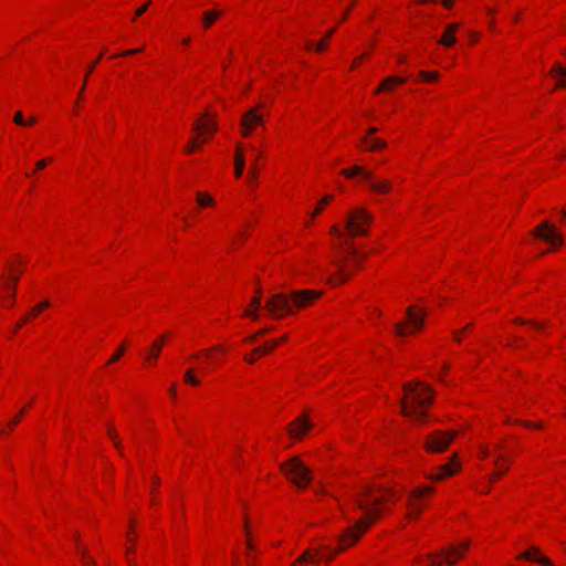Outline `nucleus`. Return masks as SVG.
I'll use <instances>...</instances> for the list:
<instances>
[{"label": "nucleus", "mask_w": 566, "mask_h": 566, "mask_svg": "<svg viewBox=\"0 0 566 566\" xmlns=\"http://www.w3.org/2000/svg\"><path fill=\"white\" fill-rule=\"evenodd\" d=\"M394 497L395 493L392 491H387L386 495L384 496H374L370 490H365L361 494H359L355 502L357 507L364 511L365 516L358 520L355 525L348 527L339 537L342 547L336 553L355 544L361 534L380 517L377 506L380 505L384 501Z\"/></svg>", "instance_id": "nucleus-1"}, {"label": "nucleus", "mask_w": 566, "mask_h": 566, "mask_svg": "<svg viewBox=\"0 0 566 566\" xmlns=\"http://www.w3.org/2000/svg\"><path fill=\"white\" fill-rule=\"evenodd\" d=\"M405 396L400 400L401 415L416 422H422L427 417L426 409L432 403V390L422 381L403 384Z\"/></svg>", "instance_id": "nucleus-2"}, {"label": "nucleus", "mask_w": 566, "mask_h": 566, "mask_svg": "<svg viewBox=\"0 0 566 566\" xmlns=\"http://www.w3.org/2000/svg\"><path fill=\"white\" fill-rule=\"evenodd\" d=\"M322 292L314 290L291 291L289 293L272 294L265 301V310L274 318H281L294 313V308H304L314 300L318 298Z\"/></svg>", "instance_id": "nucleus-3"}, {"label": "nucleus", "mask_w": 566, "mask_h": 566, "mask_svg": "<svg viewBox=\"0 0 566 566\" xmlns=\"http://www.w3.org/2000/svg\"><path fill=\"white\" fill-rule=\"evenodd\" d=\"M285 476L300 489H305L312 480V473L297 457H293L280 465Z\"/></svg>", "instance_id": "nucleus-4"}, {"label": "nucleus", "mask_w": 566, "mask_h": 566, "mask_svg": "<svg viewBox=\"0 0 566 566\" xmlns=\"http://www.w3.org/2000/svg\"><path fill=\"white\" fill-rule=\"evenodd\" d=\"M469 545V541H463L459 546L450 545L436 554L429 555L430 565L440 566L446 564L447 566H453L463 557Z\"/></svg>", "instance_id": "nucleus-5"}, {"label": "nucleus", "mask_w": 566, "mask_h": 566, "mask_svg": "<svg viewBox=\"0 0 566 566\" xmlns=\"http://www.w3.org/2000/svg\"><path fill=\"white\" fill-rule=\"evenodd\" d=\"M371 216L365 209H356L346 218V230L350 237L365 235L368 233L366 228L371 222Z\"/></svg>", "instance_id": "nucleus-6"}, {"label": "nucleus", "mask_w": 566, "mask_h": 566, "mask_svg": "<svg viewBox=\"0 0 566 566\" xmlns=\"http://www.w3.org/2000/svg\"><path fill=\"white\" fill-rule=\"evenodd\" d=\"M455 437V432L434 431L426 439L424 447L427 451L440 453L447 450Z\"/></svg>", "instance_id": "nucleus-7"}, {"label": "nucleus", "mask_w": 566, "mask_h": 566, "mask_svg": "<svg viewBox=\"0 0 566 566\" xmlns=\"http://www.w3.org/2000/svg\"><path fill=\"white\" fill-rule=\"evenodd\" d=\"M535 238L542 239L549 243L553 248H558L563 243V238L556 228L548 221H543L537 228L532 231Z\"/></svg>", "instance_id": "nucleus-8"}, {"label": "nucleus", "mask_w": 566, "mask_h": 566, "mask_svg": "<svg viewBox=\"0 0 566 566\" xmlns=\"http://www.w3.org/2000/svg\"><path fill=\"white\" fill-rule=\"evenodd\" d=\"M408 324L410 325V333H415L421 329L424 325V313L419 314L416 312L413 306H409L406 311ZM395 331L398 336H405L408 333V328L405 323H397Z\"/></svg>", "instance_id": "nucleus-9"}, {"label": "nucleus", "mask_w": 566, "mask_h": 566, "mask_svg": "<svg viewBox=\"0 0 566 566\" xmlns=\"http://www.w3.org/2000/svg\"><path fill=\"white\" fill-rule=\"evenodd\" d=\"M262 123L263 115L259 113L258 107L249 109L245 114H243L241 119L242 135L244 137L250 136L254 127Z\"/></svg>", "instance_id": "nucleus-10"}, {"label": "nucleus", "mask_w": 566, "mask_h": 566, "mask_svg": "<svg viewBox=\"0 0 566 566\" xmlns=\"http://www.w3.org/2000/svg\"><path fill=\"white\" fill-rule=\"evenodd\" d=\"M432 490L433 489L431 486H423L415 489L413 491L410 492L407 503L409 506L407 517H412L413 515L418 516L420 514L421 506L419 504V499L422 497L423 495L430 494Z\"/></svg>", "instance_id": "nucleus-11"}, {"label": "nucleus", "mask_w": 566, "mask_h": 566, "mask_svg": "<svg viewBox=\"0 0 566 566\" xmlns=\"http://www.w3.org/2000/svg\"><path fill=\"white\" fill-rule=\"evenodd\" d=\"M312 428V423L306 416L295 419L287 428L289 433L294 439H302L303 436Z\"/></svg>", "instance_id": "nucleus-12"}, {"label": "nucleus", "mask_w": 566, "mask_h": 566, "mask_svg": "<svg viewBox=\"0 0 566 566\" xmlns=\"http://www.w3.org/2000/svg\"><path fill=\"white\" fill-rule=\"evenodd\" d=\"M458 29H459L458 23H452V24L447 25L441 39L439 40V43L446 48L452 46L457 42L455 32Z\"/></svg>", "instance_id": "nucleus-13"}, {"label": "nucleus", "mask_w": 566, "mask_h": 566, "mask_svg": "<svg viewBox=\"0 0 566 566\" xmlns=\"http://www.w3.org/2000/svg\"><path fill=\"white\" fill-rule=\"evenodd\" d=\"M459 469H460V464L458 462H455V457H454L450 463L439 467L440 472L436 475H432L431 479L436 480V481L442 480L444 476L453 475Z\"/></svg>", "instance_id": "nucleus-14"}, {"label": "nucleus", "mask_w": 566, "mask_h": 566, "mask_svg": "<svg viewBox=\"0 0 566 566\" xmlns=\"http://www.w3.org/2000/svg\"><path fill=\"white\" fill-rule=\"evenodd\" d=\"M518 557L531 560V562H537L542 566H553L548 558H546L544 556H539L538 548H536V547L530 548L525 553L521 554Z\"/></svg>", "instance_id": "nucleus-15"}, {"label": "nucleus", "mask_w": 566, "mask_h": 566, "mask_svg": "<svg viewBox=\"0 0 566 566\" xmlns=\"http://www.w3.org/2000/svg\"><path fill=\"white\" fill-rule=\"evenodd\" d=\"M342 174L345 177H347V178H353L355 176H360L361 179H364L366 181H371V178H373V174L370 171H368V170H365L360 166H354L350 169H344V170H342Z\"/></svg>", "instance_id": "nucleus-16"}, {"label": "nucleus", "mask_w": 566, "mask_h": 566, "mask_svg": "<svg viewBox=\"0 0 566 566\" xmlns=\"http://www.w3.org/2000/svg\"><path fill=\"white\" fill-rule=\"evenodd\" d=\"M335 264L337 266V271L335 275L329 279V282L335 284L343 283L352 275V273L346 271L345 261L335 262Z\"/></svg>", "instance_id": "nucleus-17"}, {"label": "nucleus", "mask_w": 566, "mask_h": 566, "mask_svg": "<svg viewBox=\"0 0 566 566\" xmlns=\"http://www.w3.org/2000/svg\"><path fill=\"white\" fill-rule=\"evenodd\" d=\"M551 75L556 78L557 87H566V67L555 64L551 71Z\"/></svg>", "instance_id": "nucleus-18"}, {"label": "nucleus", "mask_w": 566, "mask_h": 566, "mask_svg": "<svg viewBox=\"0 0 566 566\" xmlns=\"http://www.w3.org/2000/svg\"><path fill=\"white\" fill-rule=\"evenodd\" d=\"M346 244V248L343 250L346 254H348L349 256H353L354 259V264L359 268L360 266V263L363 260H365L367 258V253H363L360 254L357 249L349 242V241H346L345 242Z\"/></svg>", "instance_id": "nucleus-19"}, {"label": "nucleus", "mask_w": 566, "mask_h": 566, "mask_svg": "<svg viewBox=\"0 0 566 566\" xmlns=\"http://www.w3.org/2000/svg\"><path fill=\"white\" fill-rule=\"evenodd\" d=\"M244 165L242 145L239 144L235 149V177L240 178L243 175Z\"/></svg>", "instance_id": "nucleus-20"}, {"label": "nucleus", "mask_w": 566, "mask_h": 566, "mask_svg": "<svg viewBox=\"0 0 566 566\" xmlns=\"http://www.w3.org/2000/svg\"><path fill=\"white\" fill-rule=\"evenodd\" d=\"M193 130L202 134V133H214L217 130V125L213 122H202L197 120L193 125Z\"/></svg>", "instance_id": "nucleus-21"}, {"label": "nucleus", "mask_w": 566, "mask_h": 566, "mask_svg": "<svg viewBox=\"0 0 566 566\" xmlns=\"http://www.w3.org/2000/svg\"><path fill=\"white\" fill-rule=\"evenodd\" d=\"M286 339V336H283L279 339H274L271 343H266L264 346L256 347L253 349V354L258 355H266L273 350L275 346H277L280 343L284 342Z\"/></svg>", "instance_id": "nucleus-22"}, {"label": "nucleus", "mask_w": 566, "mask_h": 566, "mask_svg": "<svg viewBox=\"0 0 566 566\" xmlns=\"http://www.w3.org/2000/svg\"><path fill=\"white\" fill-rule=\"evenodd\" d=\"M250 306L254 311L247 308V310H244V315L251 317L252 319H258L259 314L256 313V310H259L261 307V297L259 295L254 296L250 302Z\"/></svg>", "instance_id": "nucleus-23"}, {"label": "nucleus", "mask_w": 566, "mask_h": 566, "mask_svg": "<svg viewBox=\"0 0 566 566\" xmlns=\"http://www.w3.org/2000/svg\"><path fill=\"white\" fill-rule=\"evenodd\" d=\"M405 83V78L402 77H395V76H390V77H387L376 90V93H380V92H384L385 90H388L390 88L392 85L395 84H403Z\"/></svg>", "instance_id": "nucleus-24"}, {"label": "nucleus", "mask_w": 566, "mask_h": 566, "mask_svg": "<svg viewBox=\"0 0 566 566\" xmlns=\"http://www.w3.org/2000/svg\"><path fill=\"white\" fill-rule=\"evenodd\" d=\"M222 12L218 10L207 11L202 15V22L206 29L210 28L213 22L221 17Z\"/></svg>", "instance_id": "nucleus-25"}, {"label": "nucleus", "mask_w": 566, "mask_h": 566, "mask_svg": "<svg viewBox=\"0 0 566 566\" xmlns=\"http://www.w3.org/2000/svg\"><path fill=\"white\" fill-rule=\"evenodd\" d=\"M164 342H165V336H163L161 338H159L151 345L149 355L147 356L148 360H150V359L156 360L159 357V353L163 348Z\"/></svg>", "instance_id": "nucleus-26"}, {"label": "nucleus", "mask_w": 566, "mask_h": 566, "mask_svg": "<svg viewBox=\"0 0 566 566\" xmlns=\"http://www.w3.org/2000/svg\"><path fill=\"white\" fill-rule=\"evenodd\" d=\"M361 142L366 144L367 149L369 150L381 149L386 146V142L379 138L369 139L367 137H364Z\"/></svg>", "instance_id": "nucleus-27"}, {"label": "nucleus", "mask_w": 566, "mask_h": 566, "mask_svg": "<svg viewBox=\"0 0 566 566\" xmlns=\"http://www.w3.org/2000/svg\"><path fill=\"white\" fill-rule=\"evenodd\" d=\"M370 188L376 192L385 193L391 189V186L388 181L382 180L378 182H370Z\"/></svg>", "instance_id": "nucleus-28"}, {"label": "nucleus", "mask_w": 566, "mask_h": 566, "mask_svg": "<svg viewBox=\"0 0 566 566\" xmlns=\"http://www.w3.org/2000/svg\"><path fill=\"white\" fill-rule=\"evenodd\" d=\"M196 199L198 205L202 208L213 205V199L208 193L197 192Z\"/></svg>", "instance_id": "nucleus-29"}, {"label": "nucleus", "mask_w": 566, "mask_h": 566, "mask_svg": "<svg viewBox=\"0 0 566 566\" xmlns=\"http://www.w3.org/2000/svg\"><path fill=\"white\" fill-rule=\"evenodd\" d=\"M184 380H185V382L190 384L192 386L200 385V380L195 376V369L193 368H189L185 373Z\"/></svg>", "instance_id": "nucleus-30"}, {"label": "nucleus", "mask_w": 566, "mask_h": 566, "mask_svg": "<svg viewBox=\"0 0 566 566\" xmlns=\"http://www.w3.org/2000/svg\"><path fill=\"white\" fill-rule=\"evenodd\" d=\"M500 461H506L503 454H497L495 459V464L497 467V475H504L509 470L507 463H500Z\"/></svg>", "instance_id": "nucleus-31"}, {"label": "nucleus", "mask_w": 566, "mask_h": 566, "mask_svg": "<svg viewBox=\"0 0 566 566\" xmlns=\"http://www.w3.org/2000/svg\"><path fill=\"white\" fill-rule=\"evenodd\" d=\"M107 433H108L109 438L113 440L114 446L116 447V449H117L119 452H122L123 444H122V442H120V441L118 440V438H117V433H116L115 428H113V427H108V429H107Z\"/></svg>", "instance_id": "nucleus-32"}, {"label": "nucleus", "mask_w": 566, "mask_h": 566, "mask_svg": "<svg viewBox=\"0 0 566 566\" xmlns=\"http://www.w3.org/2000/svg\"><path fill=\"white\" fill-rule=\"evenodd\" d=\"M335 32V29H332L327 32V34L325 35L324 40L319 41L316 46H315V50L317 52H323L326 48V43L328 41V39L334 34Z\"/></svg>", "instance_id": "nucleus-33"}, {"label": "nucleus", "mask_w": 566, "mask_h": 566, "mask_svg": "<svg viewBox=\"0 0 566 566\" xmlns=\"http://www.w3.org/2000/svg\"><path fill=\"white\" fill-rule=\"evenodd\" d=\"M304 562H313L316 563V559H314V554L311 551H306L304 554H302L296 563L293 566H296L297 563H304Z\"/></svg>", "instance_id": "nucleus-34"}, {"label": "nucleus", "mask_w": 566, "mask_h": 566, "mask_svg": "<svg viewBox=\"0 0 566 566\" xmlns=\"http://www.w3.org/2000/svg\"><path fill=\"white\" fill-rule=\"evenodd\" d=\"M50 305H51V304H50V302H49V301H43V302H42V303H40L39 305H36V306H34V307H32V308H31V312H30L31 316H33V317H34V316H36L41 311H43V310H45V308L50 307Z\"/></svg>", "instance_id": "nucleus-35"}, {"label": "nucleus", "mask_w": 566, "mask_h": 566, "mask_svg": "<svg viewBox=\"0 0 566 566\" xmlns=\"http://www.w3.org/2000/svg\"><path fill=\"white\" fill-rule=\"evenodd\" d=\"M332 199H333V196H325V197L321 200V202L318 203V206L316 207V209L314 210V212H313V216H312V217L314 218L316 214L321 213V212H322V210L324 209V207H325V206H326V205H327Z\"/></svg>", "instance_id": "nucleus-36"}, {"label": "nucleus", "mask_w": 566, "mask_h": 566, "mask_svg": "<svg viewBox=\"0 0 566 566\" xmlns=\"http://www.w3.org/2000/svg\"><path fill=\"white\" fill-rule=\"evenodd\" d=\"M420 76L422 77L423 81L430 82V81L439 78V73L421 71Z\"/></svg>", "instance_id": "nucleus-37"}, {"label": "nucleus", "mask_w": 566, "mask_h": 566, "mask_svg": "<svg viewBox=\"0 0 566 566\" xmlns=\"http://www.w3.org/2000/svg\"><path fill=\"white\" fill-rule=\"evenodd\" d=\"M11 281H12V285L9 286L10 290H11V293H9V297H10L9 306L13 305L14 290H15V286H17V283H18V276L12 277Z\"/></svg>", "instance_id": "nucleus-38"}, {"label": "nucleus", "mask_w": 566, "mask_h": 566, "mask_svg": "<svg viewBox=\"0 0 566 566\" xmlns=\"http://www.w3.org/2000/svg\"><path fill=\"white\" fill-rule=\"evenodd\" d=\"M13 122H14L17 125H20V126H27V122L24 120L23 115H22V113H21V112H17V113L14 114Z\"/></svg>", "instance_id": "nucleus-39"}, {"label": "nucleus", "mask_w": 566, "mask_h": 566, "mask_svg": "<svg viewBox=\"0 0 566 566\" xmlns=\"http://www.w3.org/2000/svg\"><path fill=\"white\" fill-rule=\"evenodd\" d=\"M124 352H125V347L122 345V346L117 349V352H116V353L111 357L109 363H115V361H117V360L123 356Z\"/></svg>", "instance_id": "nucleus-40"}, {"label": "nucleus", "mask_w": 566, "mask_h": 566, "mask_svg": "<svg viewBox=\"0 0 566 566\" xmlns=\"http://www.w3.org/2000/svg\"><path fill=\"white\" fill-rule=\"evenodd\" d=\"M258 174H259V168L256 166V163H254L253 165H251V168L249 171V181L251 182L252 179L256 178Z\"/></svg>", "instance_id": "nucleus-41"}, {"label": "nucleus", "mask_w": 566, "mask_h": 566, "mask_svg": "<svg viewBox=\"0 0 566 566\" xmlns=\"http://www.w3.org/2000/svg\"><path fill=\"white\" fill-rule=\"evenodd\" d=\"M200 146L199 142L196 139H191L189 142L188 147L186 148L187 153H192L195 149H197Z\"/></svg>", "instance_id": "nucleus-42"}, {"label": "nucleus", "mask_w": 566, "mask_h": 566, "mask_svg": "<svg viewBox=\"0 0 566 566\" xmlns=\"http://www.w3.org/2000/svg\"><path fill=\"white\" fill-rule=\"evenodd\" d=\"M143 51V48H138V49H130V50H127V51H124L122 52L119 55L120 56H129V55H134V54H137L139 52Z\"/></svg>", "instance_id": "nucleus-43"}, {"label": "nucleus", "mask_w": 566, "mask_h": 566, "mask_svg": "<svg viewBox=\"0 0 566 566\" xmlns=\"http://www.w3.org/2000/svg\"><path fill=\"white\" fill-rule=\"evenodd\" d=\"M24 412H25V408H22L20 413L13 420L10 421L9 427L13 428L20 421V419Z\"/></svg>", "instance_id": "nucleus-44"}, {"label": "nucleus", "mask_w": 566, "mask_h": 566, "mask_svg": "<svg viewBox=\"0 0 566 566\" xmlns=\"http://www.w3.org/2000/svg\"><path fill=\"white\" fill-rule=\"evenodd\" d=\"M81 554H82V557H83L84 563H85L87 566H96V564H95L93 560H88V559H87V552H86V549H82V551H81Z\"/></svg>", "instance_id": "nucleus-45"}, {"label": "nucleus", "mask_w": 566, "mask_h": 566, "mask_svg": "<svg viewBox=\"0 0 566 566\" xmlns=\"http://www.w3.org/2000/svg\"><path fill=\"white\" fill-rule=\"evenodd\" d=\"M51 161V158L41 159L36 163V169H43Z\"/></svg>", "instance_id": "nucleus-46"}, {"label": "nucleus", "mask_w": 566, "mask_h": 566, "mask_svg": "<svg viewBox=\"0 0 566 566\" xmlns=\"http://www.w3.org/2000/svg\"><path fill=\"white\" fill-rule=\"evenodd\" d=\"M515 323H518V324H531L533 325L535 328L537 329H541L542 328V325L541 324H537V323H533V322H526L524 319H521V318H516L515 319Z\"/></svg>", "instance_id": "nucleus-47"}, {"label": "nucleus", "mask_w": 566, "mask_h": 566, "mask_svg": "<svg viewBox=\"0 0 566 566\" xmlns=\"http://www.w3.org/2000/svg\"><path fill=\"white\" fill-rule=\"evenodd\" d=\"M331 233H332V234H335V235H337V237H340V238H343V237H344V233L340 231V229H339L337 226H333V227L331 228Z\"/></svg>", "instance_id": "nucleus-48"}, {"label": "nucleus", "mask_w": 566, "mask_h": 566, "mask_svg": "<svg viewBox=\"0 0 566 566\" xmlns=\"http://www.w3.org/2000/svg\"><path fill=\"white\" fill-rule=\"evenodd\" d=\"M98 63V59L94 61L86 69L85 78L87 80V76L94 71L96 64Z\"/></svg>", "instance_id": "nucleus-49"}, {"label": "nucleus", "mask_w": 566, "mask_h": 566, "mask_svg": "<svg viewBox=\"0 0 566 566\" xmlns=\"http://www.w3.org/2000/svg\"><path fill=\"white\" fill-rule=\"evenodd\" d=\"M245 534H247V536H248L247 547H248L249 549H253V544H252V542H251V539H250V532H249V528H248V524H247V523H245Z\"/></svg>", "instance_id": "nucleus-50"}, {"label": "nucleus", "mask_w": 566, "mask_h": 566, "mask_svg": "<svg viewBox=\"0 0 566 566\" xmlns=\"http://www.w3.org/2000/svg\"><path fill=\"white\" fill-rule=\"evenodd\" d=\"M148 4H149V1L145 6L138 8L136 11V15L137 17L142 15L147 10Z\"/></svg>", "instance_id": "nucleus-51"}, {"label": "nucleus", "mask_w": 566, "mask_h": 566, "mask_svg": "<svg viewBox=\"0 0 566 566\" xmlns=\"http://www.w3.org/2000/svg\"><path fill=\"white\" fill-rule=\"evenodd\" d=\"M523 426H525L527 428H541L542 427L541 423H532V422H528V421H524Z\"/></svg>", "instance_id": "nucleus-52"}, {"label": "nucleus", "mask_w": 566, "mask_h": 566, "mask_svg": "<svg viewBox=\"0 0 566 566\" xmlns=\"http://www.w3.org/2000/svg\"><path fill=\"white\" fill-rule=\"evenodd\" d=\"M27 317H22L19 323L15 325V328L13 332H17L23 324H25Z\"/></svg>", "instance_id": "nucleus-53"}, {"label": "nucleus", "mask_w": 566, "mask_h": 566, "mask_svg": "<svg viewBox=\"0 0 566 566\" xmlns=\"http://www.w3.org/2000/svg\"><path fill=\"white\" fill-rule=\"evenodd\" d=\"M502 475H497V471L489 476V482L492 483Z\"/></svg>", "instance_id": "nucleus-54"}, {"label": "nucleus", "mask_w": 566, "mask_h": 566, "mask_svg": "<svg viewBox=\"0 0 566 566\" xmlns=\"http://www.w3.org/2000/svg\"><path fill=\"white\" fill-rule=\"evenodd\" d=\"M442 4L446 8L450 9L452 7V4H453V0H442Z\"/></svg>", "instance_id": "nucleus-55"}, {"label": "nucleus", "mask_w": 566, "mask_h": 566, "mask_svg": "<svg viewBox=\"0 0 566 566\" xmlns=\"http://www.w3.org/2000/svg\"><path fill=\"white\" fill-rule=\"evenodd\" d=\"M258 337L259 336L256 334H254V335H251V336L247 337L245 340L249 342V343H254L258 339Z\"/></svg>", "instance_id": "nucleus-56"}, {"label": "nucleus", "mask_w": 566, "mask_h": 566, "mask_svg": "<svg viewBox=\"0 0 566 566\" xmlns=\"http://www.w3.org/2000/svg\"><path fill=\"white\" fill-rule=\"evenodd\" d=\"M270 331V328H262L260 331L256 332V335L260 337V336H263L265 335L268 332Z\"/></svg>", "instance_id": "nucleus-57"}, {"label": "nucleus", "mask_w": 566, "mask_h": 566, "mask_svg": "<svg viewBox=\"0 0 566 566\" xmlns=\"http://www.w3.org/2000/svg\"><path fill=\"white\" fill-rule=\"evenodd\" d=\"M244 359H245L248 363H250V364H253V363L255 361V358H254V356H253V355H251V356H245V358H244Z\"/></svg>", "instance_id": "nucleus-58"}, {"label": "nucleus", "mask_w": 566, "mask_h": 566, "mask_svg": "<svg viewBox=\"0 0 566 566\" xmlns=\"http://www.w3.org/2000/svg\"><path fill=\"white\" fill-rule=\"evenodd\" d=\"M85 86H86V78H84V83H83V85H82V87H81V90H80V93H78V96H80V97L83 95V93H84V91H85Z\"/></svg>", "instance_id": "nucleus-59"}, {"label": "nucleus", "mask_w": 566, "mask_h": 566, "mask_svg": "<svg viewBox=\"0 0 566 566\" xmlns=\"http://www.w3.org/2000/svg\"><path fill=\"white\" fill-rule=\"evenodd\" d=\"M27 122V125H32L36 122V117L32 116L29 118V120H25Z\"/></svg>", "instance_id": "nucleus-60"}, {"label": "nucleus", "mask_w": 566, "mask_h": 566, "mask_svg": "<svg viewBox=\"0 0 566 566\" xmlns=\"http://www.w3.org/2000/svg\"><path fill=\"white\" fill-rule=\"evenodd\" d=\"M419 3H427V2H432V3H437L438 0H417Z\"/></svg>", "instance_id": "nucleus-61"}, {"label": "nucleus", "mask_w": 566, "mask_h": 566, "mask_svg": "<svg viewBox=\"0 0 566 566\" xmlns=\"http://www.w3.org/2000/svg\"><path fill=\"white\" fill-rule=\"evenodd\" d=\"M376 132H377V128H375V127H370V128L368 129V134H369V135H373V134H375Z\"/></svg>", "instance_id": "nucleus-62"}, {"label": "nucleus", "mask_w": 566, "mask_h": 566, "mask_svg": "<svg viewBox=\"0 0 566 566\" xmlns=\"http://www.w3.org/2000/svg\"><path fill=\"white\" fill-rule=\"evenodd\" d=\"M170 395H171L172 397H175V396H176V388H175V386H171V388H170Z\"/></svg>", "instance_id": "nucleus-63"}, {"label": "nucleus", "mask_w": 566, "mask_h": 566, "mask_svg": "<svg viewBox=\"0 0 566 566\" xmlns=\"http://www.w3.org/2000/svg\"><path fill=\"white\" fill-rule=\"evenodd\" d=\"M488 455H489V451H488V449H483V450H482V457H484V458H485V457H488Z\"/></svg>", "instance_id": "nucleus-64"}]
</instances>
